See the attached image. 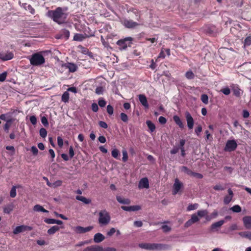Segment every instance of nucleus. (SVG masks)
Returning <instances> with one entry per match:
<instances>
[{
    "mask_svg": "<svg viewBox=\"0 0 251 251\" xmlns=\"http://www.w3.org/2000/svg\"><path fill=\"white\" fill-rule=\"evenodd\" d=\"M67 10V8L57 7L54 10L49 11L48 14L54 22L60 25L66 22L68 15Z\"/></svg>",
    "mask_w": 251,
    "mask_h": 251,
    "instance_id": "obj_1",
    "label": "nucleus"
},
{
    "mask_svg": "<svg viewBox=\"0 0 251 251\" xmlns=\"http://www.w3.org/2000/svg\"><path fill=\"white\" fill-rule=\"evenodd\" d=\"M139 247L149 251H161L169 248V246L167 245L157 243H141L139 244Z\"/></svg>",
    "mask_w": 251,
    "mask_h": 251,
    "instance_id": "obj_2",
    "label": "nucleus"
},
{
    "mask_svg": "<svg viewBox=\"0 0 251 251\" xmlns=\"http://www.w3.org/2000/svg\"><path fill=\"white\" fill-rule=\"evenodd\" d=\"M31 65L34 66H40L45 62V59L41 52L32 54L28 57Z\"/></svg>",
    "mask_w": 251,
    "mask_h": 251,
    "instance_id": "obj_3",
    "label": "nucleus"
},
{
    "mask_svg": "<svg viewBox=\"0 0 251 251\" xmlns=\"http://www.w3.org/2000/svg\"><path fill=\"white\" fill-rule=\"evenodd\" d=\"M111 217L109 213L105 209L100 211L99 213V223L100 225L106 226L110 221Z\"/></svg>",
    "mask_w": 251,
    "mask_h": 251,
    "instance_id": "obj_4",
    "label": "nucleus"
},
{
    "mask_svg": "<svg viewBox=\"0 0 251 251\" xmlns=\"http://www.w3.org/2000/svg\"><path fill=\"white\" fill-rule=\"evenodd\" d=\"M132 41V38L131 37H126L124 39L118 40L117 44L119 46L120 50H125L127 48V46H130Z\"/></svg>",
    "mask_w": 251,
    "mask_h": 251,
    "instance_id": "obj_5",
    "label": "nucleus"
},
{
    "mask_svg": "<svg viewBox=\"0 0 251 251\" xmlns=\"http://www.w3.org/2000/svg\"><path fill=\"white\" fill-rule=\"evenodd\" d=\"M237 147V144L235 140H228L225 147L224 151H232L235 150Z\"/></svg>",
    "mask_w": 251,
    "mask_h": 251,
    "instance_id": "obj_6",
    "label": "nucleus"
},
{
    "mask_svg": "<svg viewBox=\"0 0 251 251\" xmlns=\"http://www.w3.org/2000/svg\"><path fill=\"white\" fill-rule=\"evenodd\" d=\"M182 186V183H181L178 178H176L173 186V194L175 195L178 193Z\"/></svg>",
    "mask_w": 251,
    "mask_h": 251,
    "instance_id": "obj_7",
    "label": "nucleus"
},
{
    "mask_svg": "<svg viewBox=\"0 0 251 251\" xmlns=\"http://www.w3.org/2000/svg\"><path fill=\"white\" fill-rule=\"evenodd\" d=\"M240 70L244 73V75L251 74V62L246 63L240 67Z\"/></svg>",
    "mask_w": 251,
    "mask_h": 251,
    "instance_id": "obj_8",
    "label": "nucleus"
},
{
    "mask_svg": "<svg viewBox=\"0 0 251 251\" xmlns=\"http://www.w3.org/2000/svg\"><path fill=\"white\" fill-rule=\"evenodd\" d=\"M32 227L22 225L17 226L13 230L14 234H17L25 231H30Z\"/></svg>",
    "mask_w": 251,
    "mask_h": 251,
    "instance_id": "obj_9",
    "label": "nucleus"
},
{
    "mask_svg": "<svg viewBox=\"0 0 251 251\" xmlns=\"http://www.w3.org/2000/svg\"><path fill=\"white\" fill-rule=\"evenodd\" d=\"M199 217L196 214H192L191 219L185 223L184 226L186 228L188 227L193 224L199 221Z\"/></svg>",
    "mask_w": 251,
    "mask_h": 251,
    "instance_id": "obj_10",
    "label": "nucleus"
},
{
    "mask_svg": "<svg viewBox=\"0 0 251 251\" xmlns=\"http://www.w3.org/2000/svg\"><path fill=\"white\" fill-rule=\"evenodd\" d=\"M93 229V226H89L86 227H83L80 226H77L75 227L74 231L77 233H83L91 231Z\"/></svg>",
    "mask_w": 251,
    "mask_h": 251,
    "instance_id": "obj_11",
    "label": "nucleus"
},
{
    "mask_svg": "<svg viewBox=\"0 0 251 251\" xmlns=\"http://www.w3.org/2000/svg\"><path fill=\"white\" fill-rule=\"evenodd\" d=\"M185 116L187 123V126L189 129H192L193 128L194 121L193 117L189 112H186L185 113Z\"/></svg>",
    "mask_w": 251,
    "mask_h": 251,
    "instance_id": "obj_12",
    "label": "nucleus"
},
{
    "mask_svg": "<svg viewBox=\"0 0 251 251\" xmlns=\"http://www.w3.org/2000/svg\"><path fill=\"white\" fill-rule=\"evenodd\" d=\"M70 36V32L69 30L63 29H62L59 34H57L56 36L57 39L64 38L65 40H67Z\"/></svg>",
    "mask_w": 251,
    "mask_h": 251,
    "instance_id": "obj_13",
    "label": "nucleus"
},
{
    "mask_svg": "<svg viewBox=\"0 0 251 251\" xmlns=\"http://www.w3.org/2000/svg\"><path fill=\"white\" fill-rule=\"evenodd\" d=\"M13 53L10 51L0 53V59L3 61L11 60L13 58Z\"/></svg>",
    "mask_w": 251,
    "mask_h": 251,
    "instance_id": "obj_14",
    "label": "nucleus"
},
{
    "mask_svg": "<svg viewBox=\"0 0 251 251\" xmlns=\"http://www.w3.org/2000/svg\"><path fill=\"white\" fill-rule=\"evenodd\" d=\"M138 187L140 189L149 188V182L147 177L142 178L139 182Z\"/></svg>",
    "mask_w": 251,
    "mask_h": 251,
    "instance_id": "obj_15",
    "label": "nucleus"
},
{
    "mask_svg": "<svg viewBox=\"0 0 251 251\" xmlns=\"http://www.w3.org/2000/svg\"><path fill=\"white\" fill-rule=\"evenodd\" d=\"M121 208L126 211H136L141 209L140 205H136L129 206H122Z\"/></svg>",
    "mask_w": 251,
    "mask_h": 251,
    "instance_id": "obj_16",
    "label": "nucleus"
},
{
    "mask_svg": "<svg viewBox=\"0 0 251 251\" xmlns=\"http://www.w3.org/2000/svg\"><path fill=\"white\" fill-rule=\"evenodd\" d=\"M63 67L69 69L70 72H75L77 69V66L76 64L72 63H66L62 65Z\"/></svg>",
    "mask_w": 251,
    "mask_h": 251,
    "instance_id": "obj_17",
    "label": "nucleus"
},
{
    "mask_svg": "<svg viewBox=\"0 0 251 251\" xmlns=\"http://www.w3.org/2000/svg\"><path fill=\"white\" fill-rule=\"evenodd\" d=\"M228 195L226 196L224 199V202L226 204H228L232 200L233 197V193L230 188H229L227 190Z\"/></svg>",
    "mask_w": 251,
    "mask_h": 251,
    "instance_id": "obj_18",
    "label": "nucleus"
},
{
    "mask_svg": "<svg viewBox=\"0 0 251 251\" xmlns=\"http://www.w3.org/2000/svg\"><path fill=\"white\" fill-rule=\"evenodd\" d=\"M243 222L246 228L251 229V216H247L243 217Z\"/></svg>",
    "mask_w": 251,
    "mask_h": 251,
    "instance_id": "obj_19",
    "label": "nucleus"
},
{
    "mask_svg": "<svg viewBox=\"0 0 251 251\" xmlns=\"http://www.w3.org/2000/svg\"><path fill=\"white\" fill-rule=\"evenodd\" d=\"M123 23L127 28L135 27L138 25V23L130 20H125L123 21Z\"/></svg>",
    "mask_w": 251,
    "mask_h": 251,
    "instance_id": "obj_20",
    "label": "nucleus"
},
{
    "mask_svg": "<svg viewBox=\"0 0 251 251\" xmlns=\"http://www.w3.org/2000/svg\"><path fill=\"white\" fill-rule=\"evenodd\" d=\"M104 239V236L100 233H97L94 236V241L96 243L102 242Z\"/></svg>",
    "mask_w": 251,
    "mask_h": 251,
    "instance_id": "obj_21",
    "label": "nucleus"
},
{
    "mask_svg": "<svg viewBox=\"0 0 251 251\" xmlns=\"http://www.w3.org/2000/svg\"><path fill=\"white\" fill-rule=\"evenodd\" d=\"M101 247L98 245H92L85 248L83 251H100Z\"/></svg>",
    "mask_w": 251,
    "mask_h": 251,
    "instance_id": "obj_22",
    "label": "nucleus"
},
{
    "mask_svg": "<svg viewBox=\"0 0 251 251\" xmlns=\"http://www.w3.org/2000/svg\"><path fill=\"white\" fill-rule=\"evenodd\" d=\"M116 199L119 203L124 204H129L131 202V201L129 199L122 198L121 196H117Z\"/></svg>",
    "mask_w": 251,
    "mask_h": 251,
    "instance_id": "obj_23",
    "label": "nucleus"
},
{
    "mask_svg": "<svg viewBox=\"0 0 251 251\" xmlns=\"http://www.w3.org/2000/svg\"><path fill=\"white\" fill-rule=\"evenodd\" d=\"M139 99L142 104L146 108H148L149 104L147 101L146 96L144 95H140L139 96Z\"/></svg>",
    "mask_w": 251,
    "mask_h": 251,
    "instance_id": "obj_24",
    "label": "nucleus"
},
{
    "mask_svg": "<svg viewBox=\"0 0 251 251\" xmlns=\"http://www.w3.org/2000/svg\"><path fill=\"white\" fill-rule=\"evenodd\" d=\"M238 234L242 238H246L251 240V231L240 232Z\"/></svg>",
    "mask_w": 251,
    "mask_h": 251,
    "instance_id": "obj_25",
    "label": "nucleus"
},
{
    "mask_svg": "<svg viewBox=\"0 0 251 251\" xmlns=\"http://www.w3.org/2000/svg\"><path fill=\"white\" fill-rule=\"evenodd\" d=\"M75 199L78 201H82L85 204H89L91 202L90 199H87L86 198L81 196H76Z\"/></svg>",
    "mask_w": 251,
    "mask_h": 251,
    "instance_id": "obj_26",
    "label": "nucleus"
},
{
    "mask_svg": "<svg viewBox=\"0 0 251 251\" xmlns=\"http://www.w3.org/2000/svg\"><path fill=\"white\" fill-rule=\"evenodd\" d=\"M173 120L175 122L176 124L178 125L180 128H183L184 127V125L183 124V123L182 122L181 119L178 116L176 115L174 116Z\"/></svg>",
    "mask_w": 251,
    "mask_h": 251,
    "instance_id": "obj_27",
    "label": "nucleus"
},
{
    "mask_svg": "<svg viewBox=\"0 0 251 251\" xmlns=\"http://www.w3.org/2000/svg\"><path fill=\"white\" fill-rule=\"evenodd\" d=\"M62 183V181L61 180H58L56 181H55L53 183H50V182H47V185L52 188H55L58 186H60L61 185Z\"/></svg>",
    "mask_w": 251,
    "mask_h": 251,
    "instance_id": "obj_28",
    "label": "nucleus"
},
{
    "mask_svg": "<svg viewBox=\"0 0 251 251\" xmlns=\"http://www.w3.org/2000/svg\"><path fill=\"white\" fill-rule=\"evenodd\" d=\"M60 228L57 226H52L51 228L49 229L48 230V233L49 235H53L54 234L56 231H58L59 230Z\"/></svg>",
    "mask_w": 251,
    "mask_h": 251,
    "instance_id": "obj_29",
    "label": "nucleus"
},
{
    "mask_svg": "<svg viewBox=\"0 0 251 251\" xmlns=\"http://www.w3.org/2000/svg\"><path fill=\"white\" fill-rule=\"evenodd\" d=\"M225 223V221L221 220L218 222H215L212 224L211 226V228L212 229H216V228H218L221 227Z\"/></svg>",
    "mask_w": 251,
    "mask_h": 251,
    "instance_id": "obj_30",
    "label": "nucleus"
},
{
    "mask_svg": "<svg viewBox=\"0 0 251 251\" xmlns=\"http://www.w3.org/2000/svg\"><path fill=\"white\" fill-rule=\"evenodd\" d=\"M33 210L37 212H48V210H46L43 206L39 204H36L34 206Z\"/></svg>",
    "mask_w": 251,
    "mask_h": 251,
    "instance_id": "obj_31",
    "label": "nucleus"
},
{
    "mask_svg": "<svg viewBox=\"0 0 251 251\" xmlns=\"http://www.w3.org/2000/svg\"><path fill=\"white\" fill-rule=\"evenodd\" d=\"M78 48H79L81 50L80 51L81 53L84 54H87L89 56H92V53L91 52H90L88 49L82 46H79Z\"/></svg>",
    "mask_w": 251,
    "mask_h": 251,
    "instance_id": "obj_32",
    "label": "nucleus"
},
{
    "mask_svg": "<svg viewBox=\"0 0 251 251\" xmlns=\"http://www.w3.org/2000/svg\"><path fill=\"white\" fill-rule=\"evenodd\" d=\"M85 38L84 35L82 34H75L74 36V40L76 41H82Z\"/></svg>",
    "mask_w": 251,
    "mask_h": 251,
    "instance_id": "obj_33",
    "label": "nucleus"
},
{
    "mask_svg": "<svg viewBox=\"0 0 251 251\" xmlns=\"http://www.w3.org/2000/svg\"><path fill=\"white\" fill-rule=\"evenodd\" d=\"M146 124L147 125L148 128L150 129L151 132H152L153 131H154L155 129V126L152 122L148 120L146 122Z\"/></svg>",
    "mask_w": 251,
    "mask_h": 251,
    "instance_id": "obj_34",
    "label": "nucleus"
},
{
    "mask_svg": "<svg viewBox=\"0 0 251 251\" xmlns=\"http://www.w3.org/2000/svg\"><path fill=\"white\" fill-rule=\"evenodd\" d=\"M61 99L64 102H68L69 99V93L67 91L65 92L62 96Z\"/></svg>",
    "mask_w": 251,
    "mask_h": 251,
    "instance_id": "obj_35",
    "label": "nucleus"
},
{
    "mask_svg": "<svg viewBox=\"0 0 251 251\" xmlns=\"http://www.w3.org/2000/svg\"><path fill=\"white\" fill-rule=\"evenodd\" d=\"M13 209V205L9 204L3 208V212L5 213L9 214Z\"/></svg>",
    "mask_w": 251,
    "mask_h": 251,
    "instance_id": "obj_36",
    "label": "nucleus"
},
{
    "mask_svg": "<svg viewBox=\"0 0 251 251\" xmlns=\"http://www.w3.org/2000/svg\"><path fill=\"white\" fill-rule=\"evenodd\" d=\"M208 212L206 210H199L197 212V216L200 218L203 217L207 215Z\"/></svg>",
    "mask_w": 251,
    "mask_h": 251,
    "instance_id": "obj_37",
    "label": "nucleus"
},
{
    "mask_svg": "<svg viewBox=\"0 0 251 251\" xmlns=\"http://www.w3.org/2000/svg\"><path fill=\"white\" fill-rule=\"evenodd\" d=\"M230 209L234 212L239 213L241 211V207L238 205L232 206Z\"/></svg>",
    "mask_w": 251,
    "mask_h": 251,
    "instance_id": "obj_38",
    "label": "nucleus"
},
{
    "mask_svg": "<svg viewBox=\"0 0 251 251\" xmlns=\"http://www.w3.org/2000/svg\"><path fill=\"white\" fill-rule=\"evenodd\" d=\"M181 171L184 172L185 173L188 174V175H192L193 172L191 170L189 169L186 166H182L181 168Z\"/></svg>",
    "mask_w": 251,
    "mask_h": 251,
    "instance_id": "obj_39",
    "label": "nucleus"
},
{
    "mask_svg": "<svg viewBox=\"0 0 251 251\" xmlns=\"http://www.w3.org/2000/svg\"><path fill=\"white\" fill-rule=\"evenodd\" d=\"M198 207V204L197 203L195 204H191L188 205L187 207V210L191 211L197 209Z\"/></svg>",
    "mask_w": 251,
    "mask_h": 251,
    "instance_id": "obj_40",
    "label": "nucleus"
},
{
    "mask_svg": "<svg viewBox=\"0 0 251 251\" xmlns=\"http://www.w3.org/2000/svg\"><path fill=\"white\" fill-rule=\"evenodd\" d=\"M185 76L187 78H188L189 79H191L194 78L195 75H194V73L191 71H188L187 72H186V73L185 74Z\"/></svg>",
    "mask_w": 251,
    "mask_h": 251,
    "instance_id": "obj_41",
    "label": "nucleus"
},
{
    "mask_svg": "<svg viewBox=\"0 0 251 251\" xmlns=\"http://www.w3.org/2000/svg\"><path fill=\"white\" fill-rule=\"evenodd\" d=\"M123 158L122 160L124 162H126L128 159L127 152L126 150L122 151Z\"/></svg>",
    "mask_w": 251,
    "mask_h": 251,
    "instance_id": "obj_42",
    "label": "nucleus"
},
{
    "mask_svg": "<svg viewBox=\"0 0 251 251\" xmlns=\"http://www.w3.org/2000/svg\"><path fill=\"white\" fill-rule=\"evenodd\" d=\"M40 135L43 137L45 138L47 135V131L46 129L44 128H42L40 130Z\"/></svg>",
    "mask_w": 251,
    "mask_h": 251,
    "instance_id": "obj_43",
    "label": "nucleus"
},
{
    "mask_svg": "<svg viewBox=\"0 0 251 251\" xmlns=\"http://www.w3.org/2000/svg\"><path fill=\"white\" fill-rule=\"evenodd\" d=\"M10 196L11 198H15L16 196V189L15 186H13L10 192Z\"/></svg>",
    "mask_w": 251,
    "mask_h": 251,
    "instance_id": "obj_44",
    "label": "nucleus"
},
{
    "mask_svg": "<svg viewBox=\"0 0 251 251\" xmlns=\"http://www.w3.org/2000/svg\"><path fill=\"white\" fill-rule=\"evenodd\" d=\"M12 122L11 120H9L7 121L6 124L4 126V129L7 132H8V129L11 126V123Z\"/></svg>",
    "mask_w": 251,
    "mask_h": 251,
    "instance_id": "obj_45",
    "label": "nucleus"
},
{
    "mask_svg": "<svg viewBox=\"0 0 251 251\" xmlns=\"http://www.w3.org/2000/svg\"><path fill=\"white\" fill-rule=\"evenodd\" d=\"M120 117L122 121L124 122H127L128 118L127 115L124 113H121L120 114Z\"/></svg>",
    "mask_w": 251,
    "mask_h": 251,
    "instance_id": "obj_46",
    "label": "nucleus"
},
{
    "mask_svg": "<svg viewBox=\"0 0 251 251\" xmlns=\"http://www.w3.org/2000/svg\"><path fill=\"white\" fill-rule=\"evenodd\" d=\"M213 189L216 191H222L225 188L220 184H218L213 186Z\"/></svg>",
    "mask_w": 251,
    "mask_h": 251,
    "instance_id": "obj_47",
    "label": "nucleus"
},
{
    "mask_svg": "<svg viewBox=\"0 0 251 251\" xmlns=\"http://www.w3.org/2000/svg\"><path fill=\"white\" fill-rule=\"evenodd\" d=\"M119 154V151L117 149H115L112 151L111 154L114 158H117Z\"/></svg>",
    "mask_w": 251,
    "mask_h": 251,
    "instance_id": "obj_48",
    "label": "nucleus"
},
{
    "mask_svg": "<svg viewBox=\"0 0 251 251\" xmlns=\"http://www.w3.org/2000/svg\"><path fill=\"white\" fill-rule=\"evenodd\" d=\"M201 100L205 104H207L208 101V96L205 94H203L201 96Z\"/></svg>",
    "mask_w": 251,
    "mask_h": 251,
    "instance_id": "obj_49",
    "label": "nucleus"
},
{
    "mask_svg": "<svg viewBox=\"0 0 251 251\" xmlns=\"http://www.w3.org/2000/svg\"><path fill=\"white\" fill-rule=\"evenodd\" d=\"M25 8L26 10H29L31 13L33 14L34 13V10L30 5L25 4Z\"/></svg>",
    "mask_w": 251,
    "mask_h": 251,
    "instance_id": "obj_50",
    "label": "nucleus"
},
{
    "mask_svg": "<svg viewBox=\"0 0 251 251\" xmlns=\"http://www.w3.org/2000/svg\"><path fill=\"white\" fill-rule=\"evenodd\" d=\"M221 91L226 95H228L230 93V90L228 87L224 88Z\"/></svg>",
    "mask_w": 251,
    "mask_h": 251,
    "instance_id": "obj_51",
    "label": "nucleus"
},
{
    "mask_svg": "<svg viewBox=\"0 0 251 251\" xmlns=\"http://www.w3.org/2000/svg\"><path fill=\"white\" fill-rule=\"evenodd\" d=\"M239 228H238V226L234 224H232L231 225L229 228H228V231H233V230H238Z\"/></svg>",
    "mask_w": 251,
    "mask_h": 251,
    "instance_id": "obj_52",
    "label": "nucleus"
},
{
    "mask_svg": "<svg viewBox=\"0 0 251 251\" xmlns=\"http://www.w3.org/2000/svg\"><path fill=\"white\" fill-rule=\"evenodd\" d=\"M116 232V229L115 228H111L107 232V235L109 237L112 236Z\"/></svg>",
    "mask_w": 251,
    "mask_h": 251,
    "instance_id": "obj_53",
    "label": "nucleus"
},
{
    "mask_svg": "<svg viewBox=\"0 0 251 251\" xmlns=\"http://www.w3.org/2000/svg\"><path fill=\"white\" fill-rule=\"evenodd\" d=\"M55 219L47 218L44 220V222L48 224H55Z\"/></svg>",
    "mask_w": 251,
    "mask_h": 251,
    "instance_id": "obj_54",
    "label": "nucleus"
},
{
    "mask_svg": "<svg viewBox=\"0 0 251 251\" xmlns=\"http://www.w3.org/2000/svg\"><path fill=\"white\" fill-rule=\"evenodd\" d=\"M7 73L6 72L2 73L0 74V81L3 82L4 81L6 77Z\"/></svg>",
    "mask_w": 251,
    "mask_h": 251,
    "instance_id": "obj_55",
    "label": "nucleus"
},
{
    "mask_svg": "<svg viewBox=\"0 0 251 251\" xmlns=\"http://www.w3.org/2000/svg\"><path fill=\"white\" fill-rule=\"evenodd\" d=\"M99 105L101 107H103L106 105V101L103 99H100L98 101Z\"/></svg>",
    "mask_w": 251,
    "mask_h": 251,
    "instance_id": "obj_56",
    "label": "nucleus"
},
{
    "mask_svg": "<svg viewBox=\"0 0 251 251\" xmlns=\"http://www.w3.org/2000/svg\"><path fill=\"white\" fill-rule=\"evenodd\" d=\"M161 228L165 232H169L171 230V228L167 225H163L162 226Z\"/></svg>",
    "mask_w": 251,
    "mask_h": 251,
    "instance_id": "obj_57",
    "label": "nucleus"
},
{
    "mask_svg": "<svg viewBox=\"0 0 251 251\" xmlns=\"http://www.w3.org/2000/svg\"><path fill=\"white\" fill-rule=\"evenodd\" d=\"M107 112L109 115H112L113 113V108L110 105H108L107 106Z\"/></svg>",
    "mask_w": 251,
    "mask_h": 251,
    "instance_id": "obj_58",
    "label": "nucleus"
},
{
    "mask_svg": "<svg viewBox=\"0 0 251 251\" xmlns=\"http://www.w3.org/2000/svg\"><path fill=\"white\" fill-rule=\"evenodd\" d=\"M41 122L45 126H47L49 125L48 120L46 117L44 116L41 118Z\"/></svg>",
    "mask_w": 251,
    "mask_h": 251,
    "instance_id": "obj_59",
    "label": "nucleus"
},
{
    "mask_svg": "<svg viewBox=\"0 0 251 251\" xmlns=\"http://www.w3.org/2000/svg\"><path fill=\"white\" fill-rule=\"evenodd\" d=\"M95 92L98 95L102 94L103 92V89L102 87H98L96 89Z\"/></svg>",
    "mask_w": 251,
    "mask_h": 251,
    "instance_id": "obj_60",
    "label": "nucleus"
},
{
    "mask_svg": "<svg viewBox=\"0 0 251 251\" xmlns=\"http://www.w3.org/2000/svg\"><path fill=\"white\" fill-rule=\"evenodd\" d=\"M30 121L32 125H34L37 123V119L35 116H31L30 117Z\"/></svg>",
    "mask_w": 251,
    "mask_h": 251,
    "instance_id": "obj_61",
    "label": "nucleus"
},
{
    "mask_svg": "<svg viewBox=\"0 0 251 251\" xmlns=\"http://www.w3.org/2000/svg\"><path fill=\"white\" fill-rule=\"evenodd\" d=\"M179 148L177 147H175L170 151V153L172 154H176L179 151Z\"/></svg>",
    "mask_w": 251,
    "mask_h": 251,
    "instance_id": "obj_62",
    "label": "nucleus"
},
{
    "mask_svg": "<svg viewBox=\"0 0 251 251\" xmlns=\"http://www.w3.org/2000/svg\"><path fill=\"white\" fill-rule=\"evenodd\" d=\"M245 45L250 46L251 45V37H248L245 40Z\"/></svg>",
    "mask_w": 251,
    "mask_h": 251,
    "instance_id": "obj_63",
    "label": "nucleus"
},
{
    "mask_svg": "<svg viewBox=\"0 0 251 251\" xmlns=\"http://www.w3.org/2000/svg\"><path fill=\"white\" fill-rule=\"evenodd\" d=\"M101 250L100 251H117L116 249L114 248H107L106 249H103L102 247H101Z\"/></svg>",
    "mask_w": 251,
    "mask_h": 251,
    "instance_id": "obj_64",
    "label": "nucleus"
}]
</instances>
